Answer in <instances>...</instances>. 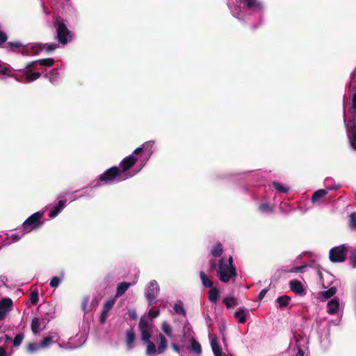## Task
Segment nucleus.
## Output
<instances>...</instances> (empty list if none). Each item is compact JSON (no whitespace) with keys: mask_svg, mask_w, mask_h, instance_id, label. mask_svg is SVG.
I'll return each instance as SVG.
<instances>
[{"mask_svg":"<svg viewBox=\"0 0 356 356\" xmlns=\"http://www.w3.org/2000/svg\"><path fill=\"white\" fill-rule=\"evenodd\" d=\"M305 268V266H297V267L292 268L290 271L292 273H298V272L302 271Z\"/></svg>","mask_w":356,"mask_h":356,"instance_id":"nucleus-56","label":"nucleus"},{"mask_svg":"<svg viewBox=\"0 0 356 356\" xmlns=\"http://www.w3.org/2000/svg\"><path fill=\"white\" fill-rule=\"evenodd\" d=\"M259 209L261 212L270 213L273 211V207L268 203L261 204L259 207Z\"/></svg>","mask_w":356,"mask_h":356,"instance_id":"nucleus-41","label":"nucleus"},{"mask_svg":"<svg viewBox=\"0 0 356 356\" xmlns=\"http://www.w3.org/2000/svg\"><path fill=\"white\" fill-rule=\"evenodd\" d=\"M327 194V191L325 189H319L316 191L312 196V202L313 203L316 202L322 197H325Z\"/></svg>","mask_w":356,"mask_h":356,"instance_id":"nucleus-19","label":"nucleus"},{"mask_svg":"<svg viewBox=\"0 0 356 356\" xmlns=\"http://www.w3.org/2000/svg\"><path fill=\"white\" fill-rule=\"evenodd\" d=\"M58 75H59V73H58V69L54 68L53 70H51V71L50 72L49 75L47 74H46L44 76H45V77H48L49 81L52 83V82H54V81L55 79H57Z\"/></svg>","mask_w":356,"mask_h":356,"instance_id":"nucleus-34","label":"nucleus"},{"mask_svg":"<svg viewBox=\"0 0 356 356\" xmlns=\"http://www.w3.org/2000/svg\"><path fill=\"white\" fill-rule=\"evenodd\" d=\"M13 300L9 298H3L0 300V321H3L11 311Z\"/></svg>","mask_w":356,"mask_h":356,"instance_id":"nucleus-9","label":"nucleus"},{"mask_svg":"<svg viewBox=\"0 0 356 356\" xmlns=\"http://www.w3.org/2000/svg\"><path fill=\"white\" fill-rule=\"evenodd\" d=\"M191 350L198 355L202 353L201 345L195 339H191Z\"/></svg>","mask_w":356,"mask_h":356,"instance_id":"nucleus-31","label":"nucleus"},{"mask_svg":"<svg viewBox=\"0 0 356 356\" xmlns=\"http://www.w3.org/2000/svg\"><path fill=\"white\" fill-rule=\"evenodd\" d=\"M24 77L28 81H33L41 76V73L40 72H33L31 70H27L24 74Z\"/></svg>","mask_w":356,"mask_h":356,"instance_id":"nucleus-21","label":"nucleus"},{"mask_svg":"<svg viewBox=\"0 0 356 356\" xmlns=\"http://www.w3.org/2000/svg\"><path fill=\"white\" fill-rule=\"evenodd\" d=\"M40 322L38 318L35 317L31 321V328L33 334H38L40 330Z\"/></svg>","mask_w":356,"mask_h":356,"instance_id":"nucleus-27","label":"nucleus"},{"mask_svg":"<svg viewBox=\"0 0 356 356\" xmlns=\"http://www.w3.org/2000/svg\"><path fill=\"white\" fill-rule=\"evenodd\" d=\"M268 289H262L259 295H258V300H261L266 296V294L267 293Z\"/></svg>","mask_w":356,"mask_h":356,"instance_id":"nucleus-54","label":"nucleus"},{"mask_svg":"<svg viewBox=\"0 0 356 356\" xmlns=\"http://www.w3.org/2000/svg\"><path fill=\"white\" fill-rule=\"evenodd\" d=\"M129 316L133 320H135L136 318V315L134 312H133L132 314H129Z\"/></svg>","mask_w":356,"mask_h":356,"instance_id":"nucleus-62","label":"nucleus"},{"mask_svg":"<svg viewBox=\"0 0 356 356\" xmlns=\"http://www.w3.org/2000/svg\"><path fill=\"white\" fill-rule=\"evenodd\" d=\"M217 275L224 283L228 282L232 277L236 276V268L233 265L232 257L229 258L228 261L223 257L220 259Z\"/></svg>","mask_w":356,"mask_h":356,"instance_id":"nucleus-1","label":"nucleus"},{"mask_svg":"<svg viewBox=\"0 0 356 356\" xmlns=\"http://www.w3.org/2000/svg\"><path fill=\"white\" fill-rule=\"evenodd\" d=\"M172 349L176 352V353H180V348L178 346L177 344L176 343H172L171 345Z\"/></svg>","mask_w":356,"mask_h":356,"instance_id":"nucleus-58","label":"nucleus"},{"mask_svg":"<svg viewBox=\"0 0 356 356\" xmlns=\"http://www.w3.org/2000/svg\"><path fill=\"white\" fill-rule=\"evenodd\" d=\"M348 88L351 91L356 90V67L351 73L350 81L348 86Z\"/></svg>","mask_w":356,"mask_h":356,"instance_id":"nucleus-32","label":"nucleus"},{"mask_svg":"<svg viewBox=\"0 0 356 356\" xmlns=\"http://www.w3.org/2000/svg\"><path fill=\"white\" fill-rule=\"evenodd\" d=\"M121 175L122 174L120 172L119 167H111L99 176L96 186H100L103 184H107L113 183L115 181H121Z\"/></svg>","mask_w":356,"mask_h":356,"instance_id":"nucleus-2","label":"nucleus"},{"mask_svg":"<svg viewBox=\"0 0 356 356\" xmlns=\"http://www.w3.org/2000/svg\"><path fill=\"white\" fill-rule=\"evenodd\" d=\"M174 310L177 314L186 316V310L184 309V304L181 300H177L175 304Z\"/></svg>","mask_w":356,"mask_h":356,"instance_id":"nucleus-29","label":"nucleus"},{"mask_svg":"<svg viewBox=\"0 0 356 356\" xmlns=\"http://www.w3.org/2000/svg\"><path fill=\"white\" fill-rule=\"evenodd\" d=\"M337 292V289L335 286L330 287L327 291H323L320 292V295L324 298L325 299H328L332 297Z\"/></svg>","mask_w":356,"mask_h":356,"instance_id":"nucleus-28","label":"nucleus"},{"mask_svg":"<svg viewBox=\"0 0 356 356\" xmlns=\"http://www.w3.org/2000/svg\"><path fill=\"white\" fill-rule=\"evenodd\" d=\"M290 289L296 295H301L305 292V289L302 282L297 280H293L289 282Z\"/></svg>","mask_w":356,"mask_h":356,"instance_id":"nucleus-11","label":"nucleus"},{"mask_svg":"<svg viewBox=\"0 0 356 356\" xmlns=\"http://www.w3.org/2000/svg\"><path fill=\"white\" fill-rule=\"evenodd\" d=\"M200 277L201 279L202 285L205 288H211L213 286V282L207 277L204 271L200 272Z\"/></svg>","mask_w":356,"mask_h":356,"instance_id":"nucleus-22","label":"nucleus"},{"mask_svg":"<svg viewBox=\"0 0 356 356\" xmlns=\"http://www.w3.org/2000/svg\"><path fill=\"white\" fill-rule=\"evenodd\" d=\"M35 62L42 66L51 67L55 63V60L53 58H47L37 60Z\"/></svg>","mask_w":356,"mask_h":356,"instance_id":"nucleus-30","label":"nucleus"},{"mask_svg":"<svg viewBox=\"0 0 356 356\" xmlns=\"http://www.w3.org/2000/svg\"><path fill=\"white\" fill-rule=\"evenodd\" d=\"M54 26L56 31V38L62 44H67L69 40L68 38L71 37V33L63 19L58 17L54 22Z\"/></svg>","mask_w":356,"mask_h":356,"instance_id":"nucleus-3","label":"nucleus"},{"mask_svg":"<svg viewBox=\"0 0 356 356\" xmlns=\"http://www.w3.org/2000/svg\"><path fill=\"white\" fill-rule=\"evenodd\" d=\"M23 45L20 42H9L7 47L12 51H15L17 49L22 47Z\"/></svg>","mask_w":356,"mask_h":356,"instance_id":"nucleus-36","label":"nucleus"},{"mask_svg":"<svg viewBox=\"0 0 356 356\" xmlns=\"http://www.w3.org/2000/svg\"><path fill=\"white\" fill-rule=\"evenodd\" d=\"M59 283H60V278L57 276H54L51 278L49 284H50L51 287L56 289V287L58 286Z\"/></svg>","mask_w":356,"mask_h":356,"instance_id":"nucleus-47","label":"nucleus"},{"mask_svg":"<svg viewBox=\"0 0 356 356\" xmlns=\"http://www.w3.org/2000/svg\"><path fill=\"white\" fill-rule=\"evenodd\" d=\"M30 300H31V304L33 305H35L38 302L39 298H38V293L37 291H31V293L30 294Z\"/></svg>","mask_w":356,"mask_h":356,"instance_id":"nucleus-44","label":"nucleus"},{"mask_svg":"<svg viewBox=\"0 0 356 356\" xmlns=\"http://www.w3.org/2000/svg\"><path fill=\"white\" fill-rule=\"evenodd\" d=\"M160 314V312L159 310H152V309H150L148 312V315L149 316V318L151 319H154L155 318H156Z\"/></svg>","mask_w":356,"mask_h":356,"instance_id":"nucleus-51","label":"nucleus"},{"mask_svg":"<svg viewBox=\"0 0 356 356\" xmlns=\"http://www.w3.org/2000/svg\"><path fill=\"white\" fill-rule=\"evenodd\" d=\"M161 330L168 336H172V327L167 322H163L161 325Z\"/></svg>","mask_w":356,"mask_h":356,"instance_id":"nucleus-39","label":"nucleus"},{"mask_svg":"<svg viewBox=\"0 0 356 356\" xmlns=\"http://www.w3.org/2000/svg\"><path fill=\"white\" fill-rule=\"evenodd\" d=\"M347 136L351 148L356 150V122L354 118L349 120L347 124Z\"/></svg>","mask_w":356,"mask_h":356,"instance_id":"nucleus-8","label":"nucleus"},{"mask_svg":"<svg viewBox=\"0 0 356 356\" xmlns=\"http://www.w3.org/2000/svg\"><path fill=\"white\" fill-rule=\"evenodd\" d=\"M136 340V334L133 329L127 330L126 332V343L128 349H132L134 347V341Z\"/></svg>","mask_w":356,"mask_h":356,"instance_id":"nucleus-14","label":"nucleus"},{"mask_svg":"<svg viewBox=\"0 0 356 356\" xmlns=\"http://www.w3.org/2000/svg\"><path fill=\"white\" fill-rule=\"evenodd\" d=\"M211 346L215 356H222V348L217 337H213L211 340Z\"/></svg>","mask_w":356,"mask_h":356,"instance_id":"nucleus-15","label":"nucleus"},{"mask_svg":"<svg viewBox=\"0 0 356 356\" xmlns=\"http://www.w3.org/2000/svg\"><path fill=\"white\" fill-rule=\"evenodd\" d=\"M148 145L147 143H145V144H143L140 147L136 148L134 152V154H139L140 153H142L145 149H146V147Z\"/></svg>","mask_w":356,"mask_h":356,"instance_id":"nucleus-52","label":"nucleus"},{"mask_svg":"<svg viewBox=\"0 0 356 356\" xmlns=\"http://www.w3.org/2000/svg\"><path fill=\"white\" fill-rule=\"evenodd\" d=\"M247 9L252 11H260L262 10V4L257 0H243Z\"/></svg>","mask_w":356,"mask_h":356,"instance_id":"nucleus-12","label":"nucleus"},{"mask_svg":"<svg viewBox=\"0 0 356 356\" xmlns=\"http://www.w3.org/2000/svg\"><path fill=\"white\" fill-rule=\"evenodd\" d=\"M10 72V70H9L8 67H7L3 65L0 67V74H1L3 75H9Z\"/></svg>","mask_w":356,"mask_h":356,"instance_id":"nucleus-53","label":"nucleus"},{"mask_svg":"<svg viewBox=\"0 0 356 356\" xmlns=\"http://www.w3.org/2000/svg\"><path fill=\"white\" fill-rule=\"evenodd\" d=\"M210 270L213 271L216 268V261L215 259H211L209 261Z\"/></svg>","mask_w":356,"mask_h":356,"instance_id":"nucleus-55","label":"nucleus"},{"mask_svg":"<svg viewBox=\"0 0 356 356\" xmlns=\"http://www.w3.org/2000/svg\"><path fill=\"white\" fill-rule=\"evenodd\" d=\"M24 335L23 333L17 334L13 339V346H15V347L19 346L22 343V342L24 339Z\"/></svg>","mask_w":356,"mask_h":356,"instance_id":"nucleus-35","label":"nucleus"},{"mask_svg":"<svg viewBox=\"0 0 356 356\" xmlns=\"http://www.w3.org/2000/svg\"><path fill=\"white\" fill-rule=\"evenodd\" d=\"M223 303L225 305V306L227 307V308H231L234 306H236L237 305V302H236V300L235 299V298L234 297H230V298H225L223 299Z\"/></svg>","mask_w":356,"mask_h":356,"instance_id":"nucleus-33","label":"nucleus"},{"mask_svg":"<svg viewBox=\"0 0 356 356\" xmlns=\"http://www.w3.org/2000/svg\"><path fill=\"white\" fill-rule=\"evenodd\" d=\"M40 348H41L40 345L37 343H29L27 345V350L29 353H35Z\"/></svg>","mask_w":356,"mask_h":356,"instance_id":"nucleus-43","label":"nucleus"},{"mask_svg":"<svg viewBox=\"0 0 356 356\" xmlns=\"http://www.w3.org/2000/svg\"><path fill=\"white\" fill-rule=\"evenodd\" d=\"M296 356H304V353H303L302 350L299 349L298 352L296 354Z\"/></svg>","mask_w":356,"mask_h":356,"instance_id":"nucleus-61","label":"nucleus"},{"mask_svg":"<svg viewBox=\"0 0 356 356\" xmlns=\"http://www.w3.org/2000/svg\"><path fill=\"white\" fill-rule=\"evenodd\" d=\"M222 245L220 243H217L211 250V254L214 257H220L222 254Z\"/></svg>","mask_w":356,"mask_h":356,"instance_id":"nucleus-24","label":"nucleus"},{"mask_svg":"<svg viewBox=\"0 0 356 356\" xmlns=\"http://www.w3.org/2000/svg\"><path fill=\"white\" fill-rule=\"evenodd\" d=\"M234 316L240 323H245L247 321L245 310L242 308H239L238 310L234 313Z\"/></svg>","mask_w":356,"mask_h":356,"instance_id":"nucleus-23","label":"nucleus"},{"mask_svg":"<svg viewBox=\"0 0 356 356\" xmlns=\"http://www.w3.org/2000/svg\"><path fill=\"white\" fill-rule=\"evenodd\" d=\"M159 286L156 280L149 282L146 297L149 305H152L156 302V298L159 292Z\"/></svg>","mask_w":356,"mask_h":356,"instance_id":"nucleus-7","label":"nucleus"},{"mask_svg":"<svg viewBox=\"0 0 356 356\" xmlns=\"http://www.w3.org/2000/svg\"><path fill=\"white\" fill-rule=\"evenodd\" d=\"M291 300V297L286 295H284L282 296H279L277 298V302L279 303V307L280 308L287 307Z\"/></svg>","mask_w":356,"mask_h":356,"instance_id":"nucleus-26","label":"nucleus"},{"mask_svg":"<svg viewBox=\"0 0 356 356\" xmlns=\"http://www.w3.org/2000/svg\"><path fill=\"white\" fill-rule=\"evenodd\" d=\"M88 303V300H86L83 303V308L85 309L86 304Z\"/></svg>","mask_w":356,"mask_h":356,"instance_id":"nucleus-63","label":"nucleus"},{"mask_svg":"<svg viewBox=\"0 0 356 356\" xmlns=\"http://www.w3.org/2000/svg\"><path fill=\"white\" fill-rule=\"evenodd\" d=\"M350 226L351 227H356V213L353 212L350 215Z\"/></svg>","mask_w":356,"mask_h":356,"instance_id":"nucleus-49","label":"nucleus"},{"mask_svg":"<svg viewBox=\"0 0 356 356\" xmlns=\"http://www.w3.org/2000/svg\"><path fill=\"white\" fill-rule=\"evenodd\" d=\"M138 159L133 155H129L122 160L120 163V172L122 175L131 169L137 162Z\"/></svg>","mask_w":356,"mask_h":356,"instance_id":"nucleus-10","label":"nucleus"},{"mask_svg":"<svg viewBox=\"0 0 356 356\" xmlns=\"http://www.w3.org/2000/svg\"><path fill=\"white\" fill-rule=\"evenodd\" d=\"M53 343V338L51 337H44L40 342L41 348H46Z\"/></svg>","mask_w":356,"mask_h":356,"instance_id":"nucleus-42","label":"nucleus"},{"mask_svg":"<svg viewBox=\"0 0 356 356\" xmlns=\"http://www.w3.org/2000/svg\"><path fill=\"white\" fill-rule=\"evenodd\" d=\"M44 49H45V44H42V43L34 44L31 47V49L33 50V52L34 54H38L39 52L44 50Z\"/></svg>","mask_w":356,"mask_h":356,"instance_id":"nucleus-37","label":"nucleus"},{"mask_svg":"<svg viewBox=\"0 0 356 356\" xmlns=\"http://www.w3.org/2000/svg\"><path fill=\"white\" fill-rule=\"evenodd\" d=\"M44 211H37L31 215L22 224L24 232L29 233L41 227L42 222L41 218L44 216Z\"/></svg>","mask_w":356,"mask_h":356,"instance_id":"nucleus-4","label":"nucleus"},{"mask_svg":"<svg viewBox=\"0 0 356 356\" xmlns=\"http://www.w3.org/2000/svg\"><path fill=\"white\" fill-rule=\"evenodd\" d=\"M159 337L160 339V343L157 348V353L162 354L165 352V350L167 348L168 341L165 336L161 333H159Z\"/></svg>","mask_w":356,"mask_h":356,"instance_id":"nucleus-18","label":"nucleus"},{"mask_svg":"<svg viewBox=\"0 0 356 356\" xmlns=\"http://www.w3.org/2000/svg\"><path fill=\"white\" fill-rule=\"evenodd\" d=\"M0 356H7L6 351L2 346H0Z\"/></svg>","mask_w":356,"mask_h":356,"instance_id":"nucleus-60","label":"nucleus"},{"mask_svg":"<svg viewBox=\"0 0 356 356\" xmlns=\"http://www.w3.org/2000/svg\"><path fill=\"white\" fill-rule=\"evenodd\" d=\"M109 312L102 309L99 318V322L101 324H104L108 317Z\"/></svg>","mask_w":356,"mask_h":356,"instance_id":"nucleus-48","label":"nucleus"},{"mask_svg":"<svg viewBox=\"0 0 356 356\" xmlns=\"http://www.w3.org/2000/svg\"><path fill=\"white\" fill-rule=\"evenodd\" d=\"M138 327L140 332L141 340L143 342H148L151 338L152 324L146 318L141 317L140 318Z\"/></svg>","mask_w":356,"mask_h":356,"instance_id":"nucleus-5","label":"nucleus"},{"mask_svg":"<svg viewBox=\"0 0 356 356\" xmlns=\"http://www.w3.org/2000/svg\"><path fill=\"white\" fill-rule=\"evenodd\" d=\"M220 292L217 288H211L209 291V296L208 298L211 302H216L219 298Z\"/></svg>","mask_w":356,"mask_h":356,"instance_id":"nucleus-20","label":"nucleus"},{"mask_svg":"<svg viewBox=\"0 0 356 356\" xmlns=\"http://www.w3.org/2000/svg\"><path fill=\"white\" fill-rule=\"evenodd\" d=\"M131 283L122 282L118 284L115 296L119 298L122 296L125 291L130 287Z\"/></svg>","mask_w":356,"mask_h":356,"instance_id":"nucleus-16","label":"nucleus"},{"mask_svg":"<svg viewBox=\"0 0 356 356\" xmlns=\"http://www.w3.org/2000/svg\"><path fill=\"white\" fill-rule=\"evenodd\" d=\"M349 259L353 266L356 267V249L351 252Z\"/></svg>","mask_w":356,"mask_h":356,"instance_id":"nucleus-50","label":"nucleus"},{"mask_svg":"<svg viewBox=\"0 0 356 356\" xmlns=\"http://www.w3.org/2000/svg\"><path fill=\"white\" fill-rule=\"evenodd\" d=\"M65 202L63 200H59L58 204L49 213V217L51 218H55L60 212V211L65 207Z\"/></svg>","mask_w":356,"mask_h":356,"instance_id":"nucleus-17","label":"nucleus"},{"mask_svg":"<svg viewBox=\"0 0 356 356\" xmlns=\"http://www.w3.org/2000/svg\"><path fill=\"white\" fill-rule=\"evenodd\" d=\"M35 63H38V62H35V61H33V62H31V63H29L27 64L26 67V70H31V67H33V65H34Z\"/></svg>","mask_w":356,"mask_h":356,"instance_id":"nucleus-59","label":"nucleus"},{"mask_svg":"<svg viewBox=\"0 0 356 356\" xmlns=\"http://www.w3.org/2000/svg\"><path fill=\"white\" fill-rule=\"evenodd\" d=\"M352 102H353L352 108L353 110L356 111V92L354 93V95H353Z\"/></svg>","mask_w":356,"mask_h":356,"instance_id":"nucleus-57","label":"nucleus"},{"mask_svg":"<svg viewBox=\"0 0 356 356\" xmlns=\"http://www.w3.org/2000/svg\"><path fill=\"white\" fill-rule=\"evenodd\" d=\"M115 302V300L114 298L109 299L104 304L102 309L110 312V310L113 308Z\"/></svg>","mask_w":356,"mask_h":356,"instance_id":"nucleus-40","label":"nucleus"},{"mask_svg":"<svg viewBox=\"0 0 356 356\" xmlns=\"http://www.w3.org/2000/svg\"><path fill=\"white\" fill-rule=\"evenodd\" d=\"M22 54H23V55H29V54H28V51H22Z\"/></svg>","mask_w":356,"mask_h":356,"instance_id":"nucleus-64","label":"nucleus"},{"mask_svg":"<svg viewBox=\"0 0 356 356\" xmlns=\"http://www.w3.org/2000/svg\"><path fill=\"white\" fill-rule=\"evenodd\" d=\"M346 252L347 250L343 245L332 248L330 250V259L332 262H343L346 259Z\"/></svg>","mask_w":356,"mask_h":356,"instance_id":"nucleus-6","label":"nucleus"},{"mask_svg":"<svg viewBox=\"0 0 356 356\" xmlns=\"http://www.w3.org/2000/svg\"><path fill=\"white\" fill-rule=\"evenodd\" d=\"M143 343L147 345L146 349V355L147 356L154 355L156 353H157V349L156 348V346L154 342L149 340L148 342Z\"/></svg>","mask_w":356,"mask_h":356,"instance_id":"nucleus-25","label":"nucleus"},{"mask_svg":"<svg viewBox=\"0 0 356 356\" xmlns=\"http://www.w3.org/2000/svg\"><path fill=\"white\" fill-rule=\"evenodd\" d=\"M273 186H274V188L280 191V192H282V193H287L289 192V188L284 186L280 182H273Z\"/></svg>","mask_w":356,"mask_h":356,"instance_id":"nucleus-38","label":"nucleus"},{"mask_svg":"<svg viewBox=\"0 0 356 356\" xmlns=\"http://www.w3.org/2000/svg\"><path fill=\"white\" fill-rule=\"evenodd\" d=\"M21 238L22 236L17 234H13L9 236H7L6 239L8 241V243H15L18 241Z\"/></svg>","mask_w":356,"mask_h":356,"instance_id":"nucleus-46","label":"nucleus"},{"mask_svg":"<svg viewBox=\"0 0 356 356\" xmlns=\"http://www.w3.org/2000/svg\"><path fill=\"white\" fill-rule=\"evenodd\" d=\"M58 47V45L57 44H48L45 43V49L44 51L47 53L54 51Z\"/></svg>","mask_w":356,"mask_h":356,"instance_id":"nucleus-45","label":"nucleus"},{"mask_svg":"<svg viewBox=\"0 0 356 356\" xmlns=\"http://www.w3.org/2000/svg\"><path fill=\"white\" fill-rule=\"evenodd\" d=\"M339 308V302L337 298H333L327 304V313L329 314H335Z\"/></svg>","mask_w":356,"mask_h":356,"instance_id":"nucleus-13","label":"nucleus"}]
</instances>
